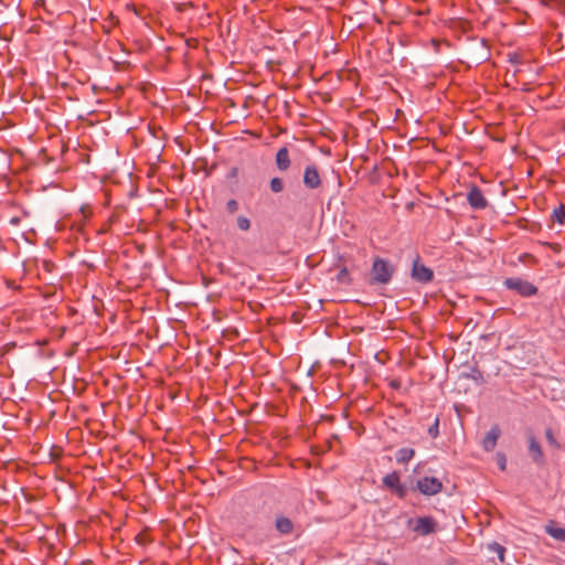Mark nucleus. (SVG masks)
<instances>
[{
  "label": "nucleus",
  "instance_id": "2eb2a0df",
  "mask_svg": "<svg viewBox=\"0 0 565 565\" xmlns=\"http://www.w3.org/2000/svg\"><path fill=\"white\" fill-rule=\"evenodd\" d=\"M337 281L341 285H349L351 282V277L349 270L345 266L341 267L335 277Z\"/></svg>",
  "mask_w": 565,
  "mask_h": 565
},
{
  "label": "nucleus",
  "instance_id": "20e7f679",
  "mask_svg": "<svg viewBox=\"0 0 565 565\" xmlns=\"http://www.w3.org/2000/svg\"><path fill=\"white\" fill-rule=\"evenodd\" d=\"M417 490L424 495H435L443 489V483L435 477H423L416 482Z\"/></svg>",
  "mask_w": 565,
  "mask_h": 565
},
{
  "label": "nucleus",
  "instance_id": "0eeeda50",
  "mask_svg": "<svg viewBox=\"0 0 565 565\" xmlns=\"http://www.w3.org/2000/svg\"><path fill=\"white\" fill-rule=\"evenodd\" d=\"M303 184L310 190L318 189L321 185V177L315 164L306 167L303 172Z\"/></svg>",
  "mask_w": 565,
  "mask_h": 565
},
{
  "label": "nucleus",
  "instance_id": "4be33fe9",
  "mask_svg": "<svg viewBox=\"0 0 565 565\" xmlns=\"http://www.w3.org/2000/svg\"><path fill=\"white\" fill-rule=\"evenodd\" d=\"M497 461H498V466L500 468V470H505V466H507V458L501 452H498L497 454Z\"/></svg>",
  "mask_w": 565,
  "mask_h": 565
},
{
  "label": "nucleus",
  "instance_id": "393cba45",
  "mask_svg": "<svg viewBox=\"0 0 565 565\" xmlns=\"http://www.w3.org/2000/svg\"><path fill=\"white\" fill-rule=\"evenodd\" d=\"M375 565H388V564H387V563H385V562H382V561H377V562L375 563Z\"/></svg>",
  "mask_w": 565,
  "mask_h": 565
},
{
  "label": "nucleus",
  "instance_id": "dca6fc26",
  "mask_svg": "<svg viewBox=\"0 0 565 565\" xmlns=\"http://www.w3.org/2000/svg\"><path fill=\"white\" fill-rule=\"evenodd\" d=\"M269 186H270L271 192L280 193L284 190L285 185H284V181L280 178L275 177L270 180Z\"/></svg>",
  "mask_w": 565,
  "mask_h": 565
},
{
  "label": "nucleus",
  "instance_id": "9d476101",
  "mask_svg": "<svg viewBox=\"0 0 565 565\" xmlns=\"http://www.w3.org/2000/svg\"><path fill=\"white\" fill-rule=\"evenodd\" d=\"M500 434H501V430L499 428L498 425H493L490 430L487 433V435L484 436V438L482 439V448L486 450V451H492L495 446H497V441L500 437Z\"/></svg>",
  "mask_w": 565,
  "mask_h": 565
},
{
  "label": "nucleus",
  "instance_id": "5701e85b",
  "mask_svg": "<svg viewBox=\"0 0 565 565\" xmlns=\"http://www.w3.org/2000/svg\"><path fill=\"white\" fill-rule=\"evenodd\" d=\"M226 209L230 213H235L238 210V203L236 200L232 199L227 201Z\"/></svg>",
  "mask_w": 565,
  "mask_h": 565
},
{
  "label": "nucleus",
  "instance_id": "412c9836",
  "mask_svg": "<svg viewBox=\"0 0 565 565\" xmlns=\"http://www.w3.org/2000/svg\"><path fill=\"white\" fill-rule=\"evenodd\" d=\"M491 550L498 554L500 561L504 559L503 555H504L505 548L502 545L494 543L493 545H491Z\"/></svg>",
  "mask_w": 565,
  "mask_h": 565
},
{
  "label": "nucleus",
  "instance_id": "39448f33",
  "mask_svg": "<svg viewBox=\"0 0 565 565\" xmlns=\"http://www.w3.org/2000/svg\"><path fill=\"white\" fill-rule=\"evenodd\" d=\"M527 443H529V455H530L532 461L536 466L543 467L545 465V456H544V452H543V449H542L540 443L537 441V439L535 438V436L533 434H530L527 436Z\"/></svg>",
  "mask_w": 565,
  "mask_h": 565
},
{
  "label": "nucleus",
  "instance_id": "aec40b11",
  "mask_svg": "<svg viewBox=\"0 0 565 565\" xmlns=\"http://www.w3.org/2000/svg\"><path fill=\"white\" fill-rule=\"evenodd\" d=\"M428 434L431 438H436L439 435V418L437 417L434 424L428 428Z\"/></svg>",
  "mask_w": 565,
  "mask_h": 565
},
{
  "label": "nucleus",
  "instance_id": "f03ea898",
  "mask_svg": "<svg viewBox=\"0 0 565 565\" xmlns=\"http://www.w3.org/2000/svg\"><path fill=\"white\" fill-rule=\"evenodd\" d=\"M504 286L508 289L515 291L518 295L522 297H531L537 294L536 286L519 277L507 278L504 280Z\"/></svg>",
  "mask_w": 565,
  "mask_h": 565
},
{
  "label": "nucleus",
  "instance_id": "423d86ee",
  "mask_svg": "<svg viewBox=\"0 0 565 565\" xmlns=\"http://www.w3.org/2000/svg\"><path fill=\"white\" fill-rule=\"evenodd\" d=\"M412 277L419 282H429L434 278V273L430 268L419 263V257L414 260L412 268Z\"/></svg>",
  "mask_w": 565,
  "mask_h": 565
},
{
  "label": "nucleus",
  "instance_id": "7ed1b4c3",
  "mask_svg": "<svg viewBox=\"0 0 565 565\" xmlns=\"http://www.w3.org/2000/svg\"><path fill=\"white\" fill-rule=\"evenodd\" d=\"M408 526H411L415 533L426 536L435 533L438 524L431 516H422L417 519H409Z\"/></svg>",
  "mask_w": 565,
  "mask_h": 565
},
{
  "label": "nucleus",
  "instance_id": "6e6552de",
  "mask_svg": "<svg viewBox=\"0 0 565 565\" xmlns=\"http://www.w3.org/2000/svg\"><path fill=\"white\" fill-rule=\"evenodd\" d=\"M383 484L394 491L399 498H403L406 493L405 487L401 483L399 475L396 471L387 473L383 478Z\"/></svg>",
  "mask_w": 565,
  "mask_h": 565
},
{
  "label": "nucleus",
  "instance_id": "4468645a",
  "mask_svg": "<svg viewBox=\"0 0 565 565\" xmlns=\"http://www.w3.org/2000/svg\"><path fill=\"white\" fill-rule=\"evenodd\" d=\"M415 450L413 448H401L396 452V461L398 463H406L413 459Z\"/></svg>",
  "mask_w": 565,
  "mask_h": 565
},
{
  "label": "nucleus",
  "instance_id": "9b49d317",
  "mask_svg": "<svg viewBox=\"0 0 565 565\" xmlns=\"http://www.w3.org/2000/svg\"><path fill=\"white\" fill-rule=\"evenodd\" d=\"M275 162L279 171H287L290 166L289 150L286 147L280 148L275 157Z\"/></svg>",
  "mask_w": 565,
  "mask_h": 565
},
{
  "label": "nucleus",
  "instance_id": "b1692460",
  "mask_svg": "<svg viewBox=\"0 0 565 565\" xmlns=\"http://www.w3.org/2000/svg\"><path fill=\"white\" fill-rule=\"evenodd\" d=\"M21 218L19 216H13L9 220V223L13 226H18L20 224Z\"/></svg>",
  "mask_w": 565,
  "mask_h": 565
},
{
  "label": "nucleus",
  "instance_id": "f8f14e48",
  "mask_svg": "<svg viewBox=\"0 0 565 565\" xmlns=\"http://www.w3.org/2000/svg\"><path fill=\"white\" fill-rule=\"evenodd\" d=\"M275 529L282 535H288L294 531L292 521L284 515H278L275 520Z\"/></svg>",
  "mask_w": 565,
  "mask_h": 565
},
{
  "label": "nucleus",
  "instance_id": "ddd939ff",
  "mask_svg": "<svg viewBox=\"0 0 565 565\" xmlns=\"http://www.w3.org/2000/svg\"><path fill=\"white\" fill-rule=\"evenodd\" d=\"M545 532L551 535L553 539L565 542V529L555 526L554 523L547 524L545 526Z\"/></svg>",
  "mask_w": 565,
  "mask_h": 565
},
{
  "label": "nucleus",
  "instance_id": "a211bd4d",
  "mask_svg": "<svg viewBox=\"0 0 565 565\" xmlns=\"http://www.w3.org/2000/svg\"><path fill=\"white\" fill-rule=\"evenodd\" d=\"M545 438L548 443L550 446L554 447V448H559L561 445L556 440L555 436H554V433L551 428H546L545 429Z\"/></svg>",
  "mask_w": 565,
  "mask_h": 565
},
{
  "label": "nucleus",
  "instance_id": "6ab92c4d",
  "mask_svg": "<svg viewBox=\"0 0 565 565\" xmlns=\"http://www.w3.org/2000/svg\"><path fill=\"white\" fill-rule=\"evenodd\" d=\"M237 226L242 231H248L250 228V221L246 216H238Z\"/></svg>",
  "mask_w": 565,
  "mask_h": 565
},
{
  "label": "nucleus",
  "instance_id": "f3484780",
  "mask_svg": "<svg viewBox=\"0 0 565 565\" xmlns=\"http://www.w3.org/2000/svg\"><path fill=\"white\" fill-rule=\"evenodd\" d=\"M552 217L557 223L564 224L565 223V209H564V206L561 205L557 209H554Z\"/></svg>",
  "mask_w": 565,
  "mask_h": 565
},
{
  "label": "nucleus",
  "instance_id": "f257e3e1",
  "mask_svg": "<svg viewBox=\"0 0 565 565\" xmlns=\"http://www.w3.org/2000/svg\"><path fill=\"white\" fill-rule=\"evenodd\" d=\"M394 273V268L388 260L376 257L373 262L371 275L372 281L376 284H387Z\"/></svg>",
  "mask_w": 565,
  "mask_h": 565
},
{
  "label": "nucleus",
  "instance_id": "1a4fd4ad",
  "mask_svg": "<svg viewBox=\"0 0 565 565\" xmlns=\"http://www.w3.org/2000/svg\"><path fill=\"white\" fill-rule=\"evenodd\" d=\"M469 204L477 210L484 209L488 204L482 191L478 186H472L467 194Z\"/></svg>",
  "mask_w": 565,
  "mask_h": 565
}]
</instances>
